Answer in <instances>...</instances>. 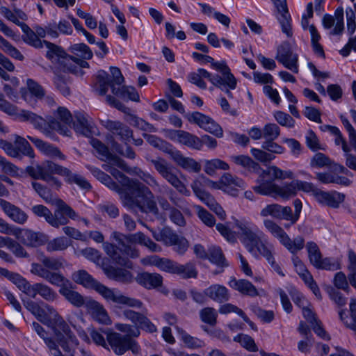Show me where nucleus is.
I'll return each instance as SVG.
<instances>
[{
  "instance_id": "nucleus-1",
  "label": "nucleus",
  "mask_w": 356,
  "mask_h": 356,
  "mask_svg": "<svg viewBox=\"0 0 356 356\" xmlns=\"http://www.w3.org/2000/svg\"><path fill=\"white\" fill-rule=\"evenodd\" d=\"M88 236L97 243H103V249L108 256L118 265L127 268L131 267V263L129 257L136 258L139 256L138 251L132 246V244H140L147 247L154 252L161 251V247L154 243L149 237L143 232H137L131 234H124L118 232H114L111 238L118 245L111 243H104V236L98 231H90Z\"/></svg>"
},
{
  "instance_id": "nucleus-2",
  "label": "nucleus",
  "mask_w": 356,
  "mask_h": 356,
  "mask_svg": "<svg viewBox=\"0 0 356 356\" xmlns=\"http://www.w3.org/2000/svg\"><path fill=\"white\" fill-rule=\"evenodd\" d=\"M121 198L123 204L130 209L136 207L143 213L159 215L154 195L149 187L139 181H131L129 193L122 195Z\"/></svg>"
},
{
  "instance_id": "nucleus-3",
  "label": "nucleus",
  "mask_w": 356,
  "mask_h": 356,
  "mask_svg": "<svg viewBox=\"0 0 356 356\" xmlns=\"http://www.w3.org/2000/svg\"><path fill=\"white\" fill-rule=\"evenodd\" d=\"M123 317L130 321L134 325L127 323H117L114 327L119 332L125 333L124 337H129L131 339L137 338L140 335V329L149 333L156 331V327L147 318V309L142 312H136L131 309H124L122 310Z\"/></svg>"
},
{
  "instance_id": "nucleus-4",
  "label": "nucleus",
  "mask_w": 356,
  "mask_h": 356,
  "mask_svg": "<svg viewBox=\"0 0 356 356\" xmlns=\"http://www.w3.org/2000/svg\"><path fill=\"white\" fill-rule=\"evenodd\" d=\"M259 177L256 180L257 185L252 187L254 191L261 195L273 196L277 184L273 181L276 179H293V172L291 170H282L275 165L266 169L261 168Z\"/></svg>"
},
{
  "instance_id": "nucleus-5",
  "label": "nucleus",
  "mask_w": 356,
  "mask_h": 356,
  "mask_svg": "<svg viewBox=\"0 0 356 356\" xmlns=\"http://www.w3.org/2000/svg\"><path fill=\"white\" fill-rule=\"evenodd\" d=\"M41 264H31V273L40 277L52 285H61L65 277L60 273L56 272L63 267L61 258L46 257L41 254L39 259Z\"/></svg>"
},
{
  "instance_id": "nucleus-6",
  "label": "nucleus",
  "mask_w": 356,
  "mask_h": 356,
  "mask_svg": "<svg viewBox=\"0 0 356 356\" xmlns=\"http://www.w3.org/2000/svg\"><path fill=\"white\" fill-rule=\"evenodd\" d=\"M238 238L247 250L253 253L257 250L261 254V247H269L265 234L256 225L248 221H237Z\"/></svg>"
},
{
  "instance_id": "nucleus-7",
  "label": "nucleus",
  "mask_w": 356,
  "mask_h": 356,
  "mask_svg": "<svg viewBox=\"0 0 356 356\" xmlns=\"http://www.w3.org/2000/svg\"><path fill=\"white\" fill-rule=\"evenodd\" d=\"M17 118L21 121L29 122L35 129L40 130L48 137L52 136L54 131H56L63 135H67V132L69 131L66 127L61 125L60 122L51 115H47L45 118H42L32 111L21 110L19 111Z\"/></svg>"
},
{
  "instance_id": "nucleus-8",
  "label": "nucleus",
  "mask_w": 356,
  "mask_h": 356,
  "mask_svg": "<svg viewBox=\"0 0 356 356\" xmlns=\"http://www.w3.org/2000/svg\"><path fill=\"white\" fill-rule=\"evenodd\" d=\"M94 290L109 302L123 305L136 309H141L143 306V302L140 300L126 296L118 289L108 288L99 282Z\"/></svg>"
},
{
  "instance_id": "nucleus-9",
  "label": "nucleus",
  "mask_w": 356,
  "mask_h": 356,
  "mask_svg": "<svg viewBox=\"0 0 356 356\" xmlns=\"http://www.w3.org/2000/svg\"><path fill=\"white\" fill-rule=\"evenodd\" d=\"M106 340L108 345L117 355H122L127 350H131L134 355L138 354L140 351V347L135 339L124 337L118 332H108Z\"/></svg>"
},
{
  "instance_id": "nucleus-10",
  "label": "nucleus",
  "mask_w": 356,
  "mask_h": 356,
  "mask_svg": "<svg viewBox=\"0 0 356 356\" xmlns=\"http://www.w3.org/2000/svg\"><path fill=\"white\" fill-rule=\"evenodd\" d=\"M14 144L4 140H0V147L13 158L21 160L23 156L34 158L35 154L29 143L18 135H15Z\"/></svg>"
},
{
  "instance_id": "nucleus-11",
  "label": "nucleus",
  "mask_w": 356,
  "mask_h": 356,
  "mask_svg": "<svg viewBox=\"0 0 356 356\" xmlns=\"http://www.w3.org/2000/svg\"><path fill=\"white\" fill-rule=\"evenodd\" d=\"M151 163L159 175L180 193L189 195L190 193L185 185L173 172L174 168L168 163L165 159L162 158L152 159Z\"/></svg>"
},
{
  "instance_id": "nucleus-12",
  "label": "nucleus",
  "mask_w": 356,
  "mask_h": 356,
  "mask_svg": "<svg viewBox=\"0 0 356 356\" xmlns=\"http://www.w3.org/2000/svg\"><path fill=\"white\" fill-rule=\"evenodd\" d=\"M111 76L104 70H99L96 76L97 91L99 95H105L108 87L112 89V86H120L124 79L119 68L111 67Z\"/></svg>"
},
{
  "instance_id": "nucleus-13",
  "label": "nucleus",
  "mask_w": 356,
  "mask_h": 356,
  "mask_svg": "<svg viewBox=\"0 0 356 356\" xmlns=\"http://www.w3.org/2000/svg\"><path fill=\"white\" fill-rule=\"evenodd\" d=\"M55 204L57 209L54 213H51L49 225L55 228L61 225H65L69 222V218L76 220L78 218L77 213L61 199H56Z\"/></svg>"
},
{
  "instance_id": "nucleus-14",
  "label": "nucleus",
  "mask_w": 356,
  "mask_h": 356,
  "mask_svg": "<svg viewBox=\"0 0 356 356\" xmlns=\"http://www.w3.org/2000/svg\"><path fill=\"white\" fill-rule=\"evenodd\" d=\"M100 122L102 125L112 134L111 142L113 140H115V138H117L124 144L127 145L134 136L132 129L120 121L106 119L101 120Z\"/></svg>"
},
{
  "instance_id": "nucleus-15",
  "label": "nucleus",
  "mask_w": 356,
  "mask_h": 356,
  "mask_svg": "<svg viewBox=\"0 0 356 356\" xmlns=\"http://www.w3.org/2000/svg\"><path fill=\"white\" fill-rule=\"evenodd\" d=\"M186 117L190 122L197 124L200 128L217 138L223 136L222 129L211 118L200 112L188 113Z\"/></svg>"
},
{
  "instance_id": "nucleus-16",
  "label": "nucleus",
  "mask_w": 356,
  "mask_h": 356,
  "mask_svg": "<svg viewBox=\"0 0 356 356\" xmlns=\"http://www.w3.org/2000/svg\"><path fill=\"white\" fill-rule=\"evenodd\" d=\"M276 60L293 73L298 72V54L293 53L289 42H284L277 49Z\"/></svg>"
},
{
  "instance_id": "nucleus-17",
  "label": "nucleus",
  "mask_w": 356,
  "mask_h": 356,
  "mask_svg": "<svg viewBox=\"0 0 356 356\" xmlns=\"http://www.w3.org/2000/svg\"><path fill=\"white\" fill-rule=\"evenodd\" d=\"M59 170H62L61 165L51 161H45L41 165L27 166L25 172L34 179L44 181V179H47L48 172H56L58 175V173H60Z\"/></svg>"
},
{
  "instance_id": "nucleus-18",
  "label": "nucleus",
  "mask_w": 356,
  "mask_h": 356,
  "mask_svg": "<svg viewBox=\"0 0 356 356\" xmlns=\"http://www.w3.org/2000/svg\"><path fill=\"white\" fill-rule=\"evenodd\" d=\"M56 286L60 287V294L73 306L76 307H86V302L88 300H86L81 294L72 289V284L70 280L65 279V281H63L61 285Z\"/></svg>"
},
{
  "instance_id": "nucleus-19",
  "label": "nucleus",
  "mask_w": 356,
  "mask_h": 356,
  "mask_svg": "<svg viewBox=\"0 0 356 356\" xmlns=\"http://www.w3.org/2000/svg\"><path fill=\"white\" fill-rule=\"evenodd\" d=\"M102 268L104 274L110 280H115L123 284H129L134 282V277L132 273L124 268L106 265L104 262H102Z\"/></svg>"
},
{
  "instance_id": "nucleus-20",
  "label": "nucleus",
  "mask_w": 356,
  "mask_h": 356,
  "mask_svg": "<svg viewBox=\"0 0 356 356\" xmlns=\"http://www.w3.org/2000/svg\"><path fill=\"white\" fill-rule=\"evenodd\" d=\"M221 183L222 186L220 190L232 196H237L240 189H244L245 187V184L242 179L229 173H225L221 177Z\"/></svg>"
},
{
  "instance_id": "nucleus-21",
  "label": "nucleus",
  "mask_w": 356,
  "mask_h": 356,
  "mask_svg": "<svg viewBox=\"0 0 356 356\" xmlns=\"http://www.w3.org/2000/svg\"><path fill=\"white\" fill-rule=\"evenodd\" d=\"M169 156L177 165L187 171L197 173L201 170L200 163L193 158L184 156L175 147L173 148Z\"/></svg>"
},
{
  "instance_id": "nucleus-22",
  "label": "nucleus",
  "mask_w": 356,
  "mask_h": 356,
  "mask_svg": "<svg viewBox=\"0 0 356 356\" xmlns=\"http://www.w3.org/2000/svg\"><path fill=\"white\" fill-rule=\"evenodd\" d=\"M73 127L79 134L89 136L92 134V121L90 116L83 111H75L73 118Z\"/></svg>"
},
{
  "instance_id": "nucleus-23",
  "label": "nucleus",
  "mask_w": 356,
  "mask_h": 356,
  "mask_svg": "<svg viewBox=\"0 0 356 356\" xmlns=\"http://www.w3.org/2000/svg\"><path fill=\"white\" fill-rule=\"evenodd\" d=\"M0 207L4 213L15 222L23 225L28 219V215L19 207L6 200L0 198Z\"/></svg>"
},
{
  "instance_id": "nucleus-24",
  "label": "nucleus",
  "mask_w": 356,
  "mask_h": 356,
  "mask_svg": "<svg viewBox=\"0 0 356 356\" xmlns=\"http://www.w3.org/2000/svg\"><path fill=\"white\" fill-rule=\"evenodd\" d=\"M316 198L319 203L333 209H337L344 201L345 195L336 191L331 192L321 191L316 193Z\"/></svg>"
},
{
  "instance_id": "nucleus-25",
  "label": "nucleus",
  "mask_w": 356,
  "mask_h": 356,
  "mask_svg": "<svg viewBox=\"0 0 356 356\" xmlns=\"http://www.w3.org/2000/svg\"><path fill=\"white\" fill-rule=\"evenodd\" d=\"M290 214V207L282 206L279 204L273 203L267 204L260 211L261 217L271 216L273 218L279 220H288Z\"/></svg>"
},
{
  "instance_id": "nucleus-26",
  "label": "nucleus",
  "mask_w": 356,
  "mask_h": 356,
  "mask_svg": "<svg viewBox=\"0 0 356 356\" xmlns=\"http://www.w3.org/2000/svg\"><path fill=\"white\" fill-rule=\"evenodd\" d=\"M136 281L145 289H152L162 286L163 277L156 273L143 272L138 274Z\"/></svg>"
},
{
  "instance_id": "nucleus-27",
  "label": "nucleus",
  "mask_w": 356,
  "mask_h": 356,
  "mask_svg": "<svg viewBox=\"0 0 356 356\" xmlns=\"http://www.w3.org/2000/svg\"><path fill=\"white\" fill-rule=\"evenodd\" d=\"M86 308L95 320L102 324H110V317L102 304L90 299L86 302Z\"/></svg>"
},
{
  "instance_id": "nucleus-28",
  "label": "nucleus",
  "mask_w": 356,
  "mask_h": 356,
  "mask_svg": "<svg viewBox=\"0 0 356 356\" xmlns=\"http://www.w3.org/2000/svg\"><path fill=\"white\" fill-rule=\"evenodd\" d=\"M28 138L44 155L49 157H58L61 160L65 159V156L54 145L32 136H28Z\"/></svg>"
},
{
  "instance_id": "nucleus-29",
  "label": "nucleus",
  "mask_w": 356,
  "mask_h": 356,
  "mask_svg": "<svg viewBox=\"0 0 356 356\" xmlns=\"http://www.w3.org/2000/svg\"><path fill=\"white\" fill-rule=\"evenodd\" d=\"M206 296L212 300L218 303H222L229 300L228 289L220 284H212L204 289Z\"/></svg>"
},
{
  "instance_id": "nucleus-30",
  "label": "nucleus",
  "mask_w": 356,
  "mask_h": 356,
  "mask_svg": "<svg viewBox=\"0 0 356 356\" xmlns=\"http://www.w3.org/2000/svg\"><path fill=\"white\" fill-rule=\"evenodd\" d=\"M37 294L47 301H54L58 296L57 293L51 287L42 283L31 284L28 296L35 298Z\"/></svg>"
},
{
  "instance_id": "nucleus-31",
  "label": "nucleus",
  "mask_w": 356,
  "mask_h": 356,
  "mask_svg": "<svg viewBox=\"0 0 356 356\" xmlns=\"http://www.w3.org/2000/svg\"><path fill=\"white\" fill-rule=\"evenodd\" d=\"M228 284L231 288L239 291L243 295L252 297L259 295L255 286L247 280H236L235 277H232Z\"/></svg>"
},
{
  "instance_id": "nucleus-32",
  "label": "nucleus",
  "mask_w": 356,
  "mask_h": 356,
  "mask_svg": "<svg viewBox=\"0 0 356 356\" xmlns=\"http://www.w3.org/2000/svg\"><path fill=\"white\" fill-rule=\"evenodd\" d=\"M211 66L216 70L220 72L221 75L220 77L222 79L223 88L225 86L228 85L231 88H236V79L234 76L231 73V70L227 65L225 62H215L211 63Z\"/></svg>"
},
{
  "instance_id": "nucleus-33",
  "label": "nucleus",
  "mask_w": 356,
  "mask_h": 356,
  "mask_svg": "<svg viewBox=\"0 0 356 356\" xmlns=\"http://www.w3.org/2000/svg\"><path fill=\"white\" fill-rule=\"evenodd\" d=\"M150 231L156 241L162 242L167 246L172 245L178 236V234L168 227Z\"/></svg>"
},
{
  "instance_id": "nucleus-34",
  "label": "nucleus",
  "mask_w": 356,
  "mask_h": 356,
  "mask_svg": "<svg viewBox=\"0 0 356 356\" xmlns=\"http://www.w3.org/2000/svg\"><path fill=\"white\" fill-rule=\"evenodd\" d=\"M72 280L86 289H95L99 281L85 270H79L72 274Z\"/></svg>"
},
{
  "instance_id": "nucleus-35",
  "label": "nucleus",
  "mask_w": 356,
  "mask_h": 356,
  "mask_svg": "<svg viewBox=\"0 0 356 356\" xmlns=\"http://www.w3.org/2000/svg\"><path fill=\"white\" fill-rule=\"evenodd\" d=\"M278 5L280 6V10L277 8L279 13V15L277 17L281 25L282 31L287 37H291L293 33L291 25V17L286 3V2L280 1V3H278Z\"/></svg>"
},
{
  "instance_id": "nucleus-36",
  "label": "nucleus",
  "mask_w": 356,
  "mask_h": 356,
  "mask_svg": "<svg viewBox=\"0 0 356 356\" xmlns=\"http://www.w3.org/2000/svg\"><path fill=\"white\" fill-rule=\"evenodd\" d=\"M61 168L62 170H59L60 173H58V175L64 177L65 181L68 184H76L85 190H89L91 188L90 183L82 176L72 173L68 168L62 165Z\"/></svg>"
},
{
  "instance_id": "nucleus-37",
  "label": "nucleus",
  "mask_w": 356,
  "mask_h": 356,
  "mask_svg": "<svg viewBox=\"0 0 356 356\" xmlns=\"http://www.w3.org/2000/svg\"><path fill=\"white\" fill-rule=\"evenodd\" d=\"M22 243L29 247H37L44 243L43 235L31 230H23L18 236Z\"/></svg>"
},
{
  "instance_id": "nucleus-38",
  "label": "nucleus",
  "mask_w": 356,
  "mask_h": 356,
  "mask_svg": "<svg viewBox=\"0 0 356 356\" xmlns=\"http://www.w3.org/2000/svg\"><path fill=\"white\" fill-rule=\"evenodd\" d=\"M43 45L47 48L46 57L52 63L60 62V59L68 60L70 56L62 47L47 40H43Z\"/></svg>"
},
{
  "instance_id": "nucleus-39",
  "label": "nucleus",
  "mask_w": 356,
  "mask_h": 356,
  "mask_svg": "<svg viewBox=\"0 0 356 356\" xmlns=\"http://www.w3.org/2000/svg\"><path fill=\"white\" fill-rule=\"evenodd\" d=\"M112 92L113 95L123 99H129L134 102H139L140 97L135 89L131 86H122V87H117L116 86H112Z\"/></svg>"
},
{
  "instance_id": "nucleus-40",
  "label": "nucleus",
  "mask_w": 356,
  "mask_h": 356,
  "mask_svg": "<svg viewBox=\"0 0 356 356\" xmlns=\"http://www.w3.org/2000/svg\"><path fill=\"white\" fill-rule=\"evenodd\" d=\"M149 262L151 265L157 267L162 271L174 274L177 262L168 258H162L157 255L149 257Z\"/></svg>"
},
{
  "instance_id": "nucleus-41",
  "label": "nucleus",
  "mask_w": 356,
  "mask_h": 356,
  "mask_svg": "<svg viewBox=\"0 0 356 356\" xmlns=\"http://www.w3.org/2000/svg\"><path fill=\"white\" fill-rule=\"evenodd\" d=\"M46 308L48 309V311L50 312L51 314L54 315L55 317L58 316V318L56 320V326L57 328L55 330H60L62 333H64L65 335L72 341V343L76 342L77 340L76 339V337L70 330V326L63 319L62 317L58 316L56 311L52 307L49 305L45 306Z\"/></svg>"
},
{
  "instance_id": "nucleus-42",
  "label": "nucleus",
  "mask_w": 356,
  "mask_h": 356,
  "mask_svg": "<svg viewBox=\"0 0 356 356\" xmlns=\"http://www.w3.org/2000/svg\"><path fill=\"white\" fill-rule=\"evenodd\" d=\"M176 330L181 340L187 348L191 349H196L204 347L205 346L204 341L197 337H192L182 328L177 326Z\"/></svg>"
},
{
  "instance_id": "nucleus-43",
  "label": "nucleus",
  "mask_w": 356,
  "mask_h": 356,
  "mask_svg": "<svg viewBox=\"0 0 356 356\" xmlns=\"http://www.w3.org/2000/svg\"><path fill=\"white\" fill-rule=\"evenodd\" d=\"M24 35H23V40L28 44L33 46L35 48H42L43 47V40L42 41L38 38L35 33L25 23L19 24Z\"/></svg>"
},
{
  "instance_id": "nucleus-44",
  "label": "nucleus",
  "mask_w": 356,
  "mask_h": 356,
  "mask_svg": "<svg viewBox=\"0 0 356 356\" xmlns=\"http://www.w3.org/2000/svg\"><path fill=\"white\" fill-rule=\"evenodd\" d=\"M232 159L236 165H241L250 172L259 173L261 170L259 164L254 161L248 156H232Z\"/></svg>"
},
{
  "instance_id": "nucleus-45",
  "label": "nucleus",
  "mask_w": 356,
  "mask_h": 356,
  "mask_svg": "<svg viewBox=\"0 0 356 356\" xmlns=\"http://www.w3.org/2000/svg\"><path fill=\"white\" fill-rule=\"evenodd\" d=\"M174 274L179 275L183 279L196 278L197 271L195 265L191 262L184 265L177 263Z\"/></svg>"
},
{
  "instance_id": "nucleus-46",
  "label": "nucleus",
  "mask_w": 356,
  "mask_h": 356,
  "mask_svg": "<svg viewBox=\"0 0 356 356\" xmlns=\"http://www.w3.org/2000/svg\"><path fill=\"white\" fill-rule=\"evenodd\" d=\"M178 143L187 146L188 147L200 150L202 149V141L197 136L182 130Z\"/></svg>"
},
{
  "instance_id": "nucleus-47",
  "label": "nucleus",
  "mask_w": 356,
  "mask_h": 356,
  "mask_svg": "<svg viewBox=\"0 0 356 356\" xmlns=\"http://www.w3.org/2000/svg\"><path fill=\"white\" fill-rule=\"evenodd\" d=\"M298 188L296 187V180H293L291 183L285 184L282 186H277L275 191L273 192V197L280 196L282 198L287 199L294 196L296 194Z\"/></svg>"
},
{
  "instance_id": "nucleus-48",
  "label": "nucleus",
  "mask_w": 356,
  "mask_h": 356,
  "mask_svg": "<svg viewBox=\"0 0 356 356\" xmlns=\"http://www.w3.org/2000/svg\"><path fill=\"white\" fill-rule=\"evenodd\" d=\"M143 136L151 145L159 149L168 155H170L174 148L171 144L154 135L144 134Z\"/></svg>"
},
{
  "instance_id": "nucleus-49",
  "label": "nucleus",
  "mask_w": 356,
  "mask_h": 356,
  "mask_svg": "<svg viewBox=\"0 0 356 356\" xmlns=\"http://www.w3.org/2000/svg\"><path fill=\"white\" fill-rule=\"evenodd\" d=\"M264 225L265 228L276 238L278 239L282 244L286 236V232L276 222L270 219H266L264 220Z\"/></svg>"
},
{
  "instance_id": "nucleus-50",
  "label": "nucleus",
  "mask_w": 356,
  "mask_h": 356,
  "mask_svg": "<svg viewBox=\"0 0 356 356\" xmlns=\"http://www.w3.org/2000/svg\"><path fill=\"white\" fill-rule=\"evenodd\" d=\"M290 252L295 254L299 250H302L305 245V239L300 236H298L291 240L289 235L285 236L282 243Z\"/></svg>"
},
{
  "instance_id": "nucleus-51",
  "label": "nucleus",
  "mask_w": 356,
  "mask_h": 356,
  "mask_svg": "<svg viewBox=\"0 0 356 356\" xmlns=\"http://www.w3.org/2000/svg\"><path fill=\"white\" fill-rule=\"evenodd\" d=\"M207 259L213 264L224 267L227 266L228 264L223 255L221 249L219 247L211 246L208 249Z\"/></svg>"
},
{
  "instance_id": "nucleus-52",
  "label": "nucleus",
  "mask_w": 356,
  "mask_h": 356,
  "mask_svg": "<svg viewBox=\"0 0 356 356\" xmlns=\"http://www.w3.org/2000/svg\"><path fill=\"white\" fill-rule=\"evenodd\" d=\"M229 168V165L226 162L219 159L204 161V171L211 176L213 175L218 169L226 170Z\"/></svg>"
},
{
  "instance_id": "nucleus-53",
  "label": "nucleus",
  "mask_w": 356,
  "mask_h": 356,
  "mask_svg": "<svg viewBox=\"0 0 356 356\" xmlns=\"http://www.w3.org/2000/svg\"><path fill=\"white\" fill-rule=\"evenodd\" d=\"M4 245L17 257H27L28 254L24 248L14 239L6 237L2 238Z\"/></svg>"
},
{
  "instance_id": "nucleus-54",
  "label": "nucleus",
  "mask_w": 356,
  "mask_h": 356,
  "mask_svg": "<svg viewBox=\"0 0 356 356\" xmlns=\"http://www.w3.org/2000/svg\"><path fill=\"white\" fill-rule=\"evenodd\" d=\"M235 342L239 343L242 347L250 352L258 351L257 346L252 337L243 333L238 334L233 339Z\"/></svg>"
},
{
  "instance_id": "nucleus-55",
  "label": "nucleus",
  "mask_w": 356,
  "mask_h": 356,
  "mask_svg": "<svg viewBox=\"0 0 356 356\" xmlns=\"http://www.w3.org/2000/svg\"><path fill=\"white\" fill-rule=\"evenodd\" d=\"M334 162L325 154L316 153L310 160V166L314 168L330 167Z\"/></svg>"
},
{
  "instance_id": "nucleus-56",
  "label": "nucleus",
  "mask_w": 356,
  "mask_h": 356,
  "mask_svg": "<svg viewBox=\"0 0 356 356\" xmlns=\"http://www.w3.org/2000/svg\"><path fill=\"white\" fill-rule=\"evenodd\" d=\"M70 241L65 237L56 238L47 243L46 249L48 252L63 251L68 248Z\"/></svg>"
},
{
  "instance_id": "nucleus-57",
  "label": "nucleus",
  "mask_w": 356,
  "mask_h": 356,
  "mask_svg": "<svg viewBox=\"0 0 356 356\" xmlns=\"http://www.w3.org/2000/svg\"><path fill=\"white\" fill-rule=\"evenodd\" d=\"M32 186L35 192L42 197L47 203H53L56 202L51 190L47 186L38 182H32Z\"/></svg>"
},
{
  "instance_id": "nucleus-58",
  "label": "nucleus",
  "mask_w": 356,
  "mask_h": 356,
  "mask_svg": "<svg viewBox=\"0 0 356 356\" xmlns=\"http://www.w3.org/2000/svg\"><path fill=\"white\" fill-rule=\"evenodd\" d=\"M129 122L131 125L145 131L148 132H156V128L149 122H146L143 119L134 115H130Z\"/></svg>"
},
{
  "instance_id": "nucleus-59",
  "label": "nucleus",
  "mask_w": 356,
  "mask_h": 356,
  "mask_svg": "<svg viewBox=\"0 0 356 356\" xmlns=\"http://www.w3.org/2000/svg\"><path fill=\"white\" fill-rule=\"evenodd\" d=\"M55 116H53L55 118L61 125L66 127L68 128L67 125L70 124V122L72 121L73 118L70 113V112L64 107H59L56 112L54 113ZM67 135L69 136V133H70V131L69 129Z\"/></svg>"
},
{
  "instance_id": "nucleus-60",
  "label": "nucleus",
  "mask_w": 356,
  "mask_h": 356,
  "mask_svg": "<svg viewBox=\"0 0 356 356\" xmlns=\"http://www.w3.org/2000/svg\"><path fill=\"white\" fill-rule=\"evenodd\" d=\"M200 317L202 322L214 325L217 322L218 314L213 307H205L200 310Z\"/></svg>"
},
{
  "instance_id": "nucleus-61",
  "label": "nucleus",
  "mask_w": 356,
  "mask_h": 356,
  "mask_svg": "<svg viewBox=\"0 0 356 356\" xmlns=\"http://www.w3.org/2000/svg\"><path fill=\"white\" fill-rule=\"evenodd\" d=\"M71 52L84 59H91L93 54L90 47L84 43L75 44L70 47Z\"/></svg>"
},
{
  "instance_id": "nucleus-62",
  "label": "nucleus",
  "mask_w": 356,
  "mask_h": 356,
  "mask_svg": "<svg viewBox=\"0 0 356 356\" xmlns=\"http://www.w3.org/2000/svg\"><path fill=\"white\" fill-rule=\"evenodd\" d=\"M265 140H276L280 135V128L277 124L268 123L263 127Z\"/></svg>"
},
{
  "instance_id": "nucleus-63",
  "label": "nucleus",
  "mask_w": 356,
  "mask_h": 356,
  "mask_svg": "<svg viewBox=\"0 0 356 356\" xmlns=\"http://www.w3.org/2000/svg\"><path fill=\"white\" fill-rule=\"evenodd\" d=\"M198 218L208 227H213L216 224L214 216L201 206H195Z\"/></svg>"
},
{
  "instance_id": "nucleus-64",
  "label": "nucleus",
  "mask_w": 356,
  "mask_h": 356,
  "mask_svg": "<svg viewBox=\"0 0 356 356\" xmlns=\"http://www.w3.org/2000/svg\"><path fill=\"white\" fill-rule=\"evenodd\" d=\"M134 172L148 186L152 187L153 189H159V184L156 179L149 173L143 171L141 169L135 168Z\"/></svg>"
}]
</instances>
